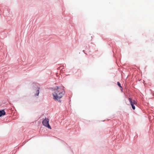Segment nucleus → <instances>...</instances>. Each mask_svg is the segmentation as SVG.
Returning <instances> with one entry per match:
<instances>
[{
	"instance_id": "2",
	"label": "nucleus",
	"mask_w": 154,
	"mask_h": 154,
	"mask_svg": "<svg viewBox=\"0 0 154 154\" xmlns=\"http://www.w3.org/2000/svg\"><path fill=\"white\" fill-rule=\"evenodd\" d=\"M49 119L48 118H46L45 119H44L42 121V124L43 125L48 128L50 129H51V127L50 125L49 124Z\"/></svg>"
},
{
	"instance_id": "5",
	"label": "nucleus",
	"mask_w": 154,
	"mask_h": 154,
	"mask_svg": "<svg viewBox=\"0 0 154 154\" xmlns=\"http://www.w3.org/2000/svg\"><path fill=\"white\" fill-rule=\"evenodd\" d=\"M39 90L38 89L36 91V93L35 94V95L38 96L39 94Z\"/></svg>"
},
{
	"instance_id": "3",
	"label": "nucleus",
	"mask_w": 154,
	"mask_h": 154,
	"mask_svg": "<svg viewBox=\"0 0 154 154\" xmlns=\"http://www.w3.org/2000/svg\"><path fill=\"white\" fill-rule=\"evenodd\" d=\"M128 100L130 102V104L132 108L134 110L135 109L134 105H136L137 102L134 100H132L131 98H129Z\"/></svg>"
},
{
	"instance_id": "6",
	"label": "nucleus",
	"mask_w": 154,
	"mask_h": 154,
	"mask_svg": "<svg viewBox=\"0 0 154 154\" xmlns=\"http://www.w3.org/2000/svg\"><path fill=\"white\" fill-rule=\"evenodd\" d=\"M117 84L120 88H122V86L121 85V84L119 82H117Z\"/></svg>"
},
{
	"instance_id": "1",
	"label": "nucleus",
	"mask_w": 154,
	"mask_h": 154,
	"mask_svg": "<svg viewBox=\"0 0 154 154\" xmlns=\"http://www.w3.org/2000/svg\"><path fill=\"white\" fill-rule=\"evenodd\" d=\"M65 92L63 88L57 87L54 90L53 93V99L60 102V99L64 94Z\"/></svg>"
},
{
	"instance_id": "4",
	"label": "nucleus",
	"mask_w": 154,
	"mask_h": 154,
	"mask_svg": "<svg viewBox=\"0 0 154 154\" xmlns=\"http://www.w3.org/2000/svg\"><path fill=\"white\" fill-rule=\"evenodd\" d=\"M5 112L4 110H0V116L5 115Z\"/></svg>"
}]
</instances>
